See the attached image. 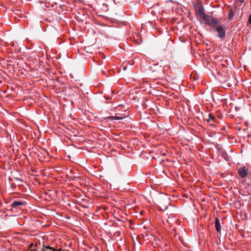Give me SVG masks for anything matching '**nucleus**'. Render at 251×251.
<instances>
[{
    "mask_svg": "<svg viewBox=\"0 0 251 251\" xmlns=\"http://www.w3.org/2000/svg\"><path fill=\"white\" fill-rule=\"evenodd\" d=\"M234 16V12L233 10L232 9H230L229 10V13H228L229 20L232 19Z\"/></svg>",
    "mask_w": 251,
    "mask_h": 251,
    "instance_id": "7",
    "label": "nucleus"
},
{
    "mask_svg": "<svg viewBox=\"0 0 251 251\" xmlns=\"http://www.w3.org/2000/svg\"><path fill=\"white\" fill-rule=\"evenodd\" d=\"M115 119L116 120H121L122 119L121 118H120L119 117H116V118H115Z\"/></svg>",
    "mask_w": 251,
    "mask_h": 251,
    "instance_id": "10",
    "label": "nucleus"
},
{
    "mask_svg": "<svg viewBox=\"0 0 251 251\" xmlns=\"http://www.w3.org/2000/svg\"><path fill=\"white\" fill-rule=\"evenodd\" d=\"M126 67H124L123 68V69H124V70H126Z\"/></svg>",
    "mask_w": 251,
    "mask_h": 251,
    "instance_id": "11",
    "label": "nucleus"
},
{
    "mask_svg": "<svg viewBox=\"0 0 251 251\" xmlns=\"http://www.w3.org/2000/svg\"><path fill=\"white\" fill-rule=\"evenodd\" d=\"M248 168L246 166H243L238 170L239 176L242 177H245L248 175Z\"/></svg>",
    "mask_w": 251,
    "mask_h": 251,
    "instance_id": "4",
    "label": "nucleus"
},
{
    "mask_svg": "<svg viewBox=\"0 0 251 251\" xmlns=\"http://www.w3.org/2000/svg\"><path fill=\"white\" fill-rule=\"evenodd\" d=\"M195 11L198 19L201 20L206 15L202 6H198L195 8Z\"/></svg>",
    "mask_w": 251,
    "mask_h": 251,
    "instance_id": "3",
    "label": "nucleus"
},
{
    "mask_svg": "<svg viewBox=\"0 0 251 251\" xmlns=\"http://www.w3.org/2000/svg\"><path fill=\"white\" fill-rule=\"evenodd\" d=\"M214 28L218 33V37L221 39H223L226 37V28L220 24L217 25Z\"/></svg>",
    "mask_w": 251,
    "mask_h": 251,
    "instance_id": "2",
    "label": "nucleus"
},
{
    "mask_svg": "<svg viewBox=\"0 0 251 251\" xmlns=\"http://www.w3.org/2000/svg\"><path fill=\"white\" fill-rule=\"evenodd\" d=\"M215 228L217 232L221 231L220 222V220L217 218H216L215 219Z\"/></svg>",
    "mask_w": 251,
    "mask_h": 251,
    "instance_id": "5",
    "label": "nucleus"
},
{
    "mask_svg": "<svg viewBox=\"0 0 251 251\" xmlns=\"http://www.w3.org/2000/svg\"><path fill=\"white\" fill-rule=\"evenodd\" d=\"M201 20L203 21L205 24L211 26L213 28L217 25L220 24V21L216 18L207 15Z\"/></svg>",
    "mask_w": 251,
    "mask_h": 251,
    "instance_id": "1",
    "label": "nucleus"
},
{
    "mask_svg": "<svg viewBox=\"0 0 251 251\" xmlns=\"http://www.w3.org/2000/svg\"><path fill=\"white\" fill-rule=\"evenodd\" d=\"M239 2H240L241 4L243 3L244 2V0H237Z\"/></svg>",
    "mask_w": 251,
    "mask_h": 251,
    "instance_id": "9",
    "label": "nucleus"
},
{
    "mask_svg": "<svg viewBox=\"0 0 251 251\" xmlns=\"http://www.w3.org/2000/svg\"><path fill=\"white\" fill-rule=\"evenodd\" d=\"M214 118H215L214 116H212V115L209 114V119L207 120V121H208V122H209L210 120L213 121Z\"/></svg>",
    "mask_w": 251,
    "mask_h": 251,
    "instance_id": "8",
    "label": "nucleus"
},
{
    "mask_svg": "<svg viewBox=\"0 0 251 251\" xmlns=\"http://www.w3.org/2000/svg\"><path fill=\"white\" fill-rule=\"evenodd\" d=\"M23 204V202L19 201H15L13 202L11 204V206L12 208H16L18 207L19 206Z\"/></svg>",
    "mask_w": 251,
    "mask_h": 251,
    "instance_id": "6",
    "label": "nucleus"
}]
</instances>
